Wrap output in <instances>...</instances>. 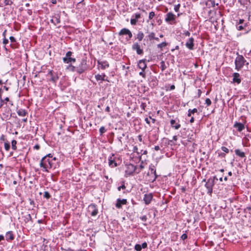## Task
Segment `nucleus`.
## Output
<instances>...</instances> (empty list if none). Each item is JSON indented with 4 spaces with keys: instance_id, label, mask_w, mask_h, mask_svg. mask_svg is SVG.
Wrapping results in <instances>:
<instances>
[{
    "instance_id": "nucleus-35",
    "label": "nucleus",
    "mask_w": 251,
    "mask_h": 251,
    "mask_svg": "<svg viewBox=\"0 0 251 251\" xmlns=\"http://www.w3.org/2000/svg\"><path fill=\"white\" fill-rule=\"evenodd\" d=\"M148 153V151L147 150H141L140 151H139V155H141L140 156V160H141L142 156L143 155L147 154Z\"/></svg>"
},
{
    "instance_id": "nucleus-14",
    "label": "nucleus",
    "mask_w": 251,
    "mask_h": 251,
    "mask_svg": "<svg viewBox=\"0 0 251 251\" xmlns=\"http://www.w3.org/2000/svg\"><path fill=\"white\" fill-rule=\"evenodd\" d=\"M108 165L111 168H114L117 166V163L115 161V157L114 154L112 153L110 156L108 158Z\"/></svg>"
},
{
    "instance_id": "nucleus-11",
    "label": "nucleus",
    "mask_w": 251,
    "mask_h": 251,
    "mask_svg": "<svg viewBox=\"0 0 251 251\" xmlns=\"http://www.w3.org/2000/svg\"><path fill=\"white\" fill-rule=\"evenodd\" d=\"M232 80L231 83L234 85H238L241 82L240 75L238 73H234L232 74Z\"/></svg>"
},
{
    "instance_id": "nucleus-51",
    "label": "nucleus",
    "mask_w": 251,
    "mask_h": 251,
    "mask_svg": "<svg viewBox=\"0 0 251 251\" xmlns=\"http://www.w3.org/2000/svg\"><path fill=\"white\" fill-rule=\"evenodd\" d=\"M127 35H128V38H126V39H127V40H129L132 37V34L130 30H129L128 33L127 34Z\"/></svg>"
},
{
    "instance_id": "nucleus-55",
    "label": "nucleus",
    "mask_w": 251,
    "mask_h": 251,
    "mask_svg": "<svg viewBox=\"0 0 251 251\" xmlns=\"http://www.w3.org/2000/svg\"><path fill=\"white\" fill-rule=\"evenodd\" d=\"M140 219L143 222H146L147 220V217L146 215H144L140 217Z\"/></svg>"
},
{
    "instance_id": "nucleus-13",
    "label": "nucleus",
    "mask_w": 251,
    "mask_h": 251,
    "mask_svg": "<svg viewBox=\"0 0 251 251\" xmlns=\"http://www.w3.org/2000/svg\"><path fill=\"white\" fill-rule=\"evenodd\" d=\"M98 64L99 68L101 70H105L109 67L108 62L106 60H98Z\"/></svg>"
},
{
    "instance_id": "nucleus-12",
    "label": "nucleus",
    "mask_w": 251,
    "mask_h": 251,
    "mask_svg": "<svg viewBox=\"0 0 251 251\" xmlns=\"http://www.w3.org/2000/svg\"><path fill=\"white\" fill-rule=\"evenodd\" d=\"M186 47L190 50H193L194 49V39L193 37L189 38L186 43Z\"/></svg>"
},
{
    "instance_id": "nucleus-9",
    "label": "nucleus",
    "mask_w": 251,
    "mask_h": 251,
    "mask_svg": "<svg viewBox=\"0 0 251 251\" xmlns=\"http://www.w3.org/2000/svg\"><path fill=\"white\" fill-rule=\"evenodd\" d=\"M88 211L90 212L92 216H95L98 213V210L97 205L95 204L91 203L88 206Z\"/></svg>"
},
{
    "instance_id": "nucleus-50",
    "label": "nucleus",
    "mask_w": 251,
    "mask_h": 251,
    "mask_svg": "<svg viewBox=\"0 0 251 251\" xmlns=\"http://www.w3.org/2000/svg\"><path fill=\"white\" fill-rule=\"evenodd\" d=\"M137 21L136 20H135L132 17V18L130 19V24L132 25H136Z\"/></svg>"
},
{
    "instance_id": "nucleus-56",
    "label": "nucleus",
    "mask_w": 251,
    "mask_h": 251,
    "mask_svg": "<svg viewBox=\"0 0 251 251\" xmlns=\"http://www.w3.org/2000/svg\"><path fill=\"white\" fill-rule=\"evenodd\" d=\"M72 54L73 52L72 51H69L66 53V56L65 57H71Z\"/></svg>"
},
{
    "instance_id": "nucleus-8",
    "label": "nucleus",
    "mask_w": 251,
    "mask_h": 251,
    "mask_svg": "<svg viewBox=\"0 0 251 251\" xmlns=\"http://www.w3.org/2000/svg\"><path fill=\"white\" fill-rule=\"evenodd\" d=\"M132 50L136 51L138 55H143L144 53L143 50L141 48L140 45L137 43H134L132 46Z\"/></svg>"
},
{
    "instance_id": "nucleus-29",
    "label": "nucleus",
    "mask_w": 251,
    "mask_h": 251,
    "mask_svg": "<svg viewBox=\"0 0 251 251\" xmlns=\"http://www.w3.org/2000/svg\"><path fill=\"white\" fill-rule=\"evenodd\" d=\"M239 2L242 5H247L250 3V0H238Z\"/></svg>"
},
{
    "instance_id": "nucleus-46",
    "label": "nucleus",
    "mask_w": 251,
    "mask_h": 251,
    "mask_svg": "<svg viewBox=\"0 0 251 251\" xmlns=\"http://www.w3.org/2000/svg\"><path fill=\"white\" fill-rule=\"evenodd\" d=\"M218 156L221 158H225L226 157V153L222 152H218Z\"/></svg>"
},
{
    "instance_id": "nucleus-37",
    "label": "nucleus",
    "mask_w": 251,
    "mask_h": 251,
    "mask_svg": "<svg viewBox=\"0 0 251 251\" xmlns=\"http://www.w3.org/2000/svg\"><path fill=\"white\" fill-rule=\"evenodd\" d=\"M4 149L6 151H8L10 148V144L8 142L4 143Z\"/></svg>"
},
{
    "instance_id": "nucleus-23",
    "label": "nucleus",
    "mask_w": 251,
    "mask_h": 251,
    "mask_svg": "<svg viewBox=\"0 0 251 251\" xmlns=\"http://www.w3.org/2000/svg\"><path fill=\"white\" fill-rule=\"evenodd\" d=\"M235 153L236 155L240 157L241 158H244V157H245V156H246L245 152L241 151L239 149L235 150Z\"/></svg>"
},
{
    "instance_id": "nucleus-44",
    "label": "nucleus",
    "mask_w": 251,
    "mask_h": 251,
    "mask_svg": "<svg viewBox=\"0 0 251 251\" xmlns=\"http://www.w3.org/2000/svg\"><path fill=\"white\" fill-rule=\"evenodd\" d=\"M4 3L6 5H11L13 4L12 0H4Z\"/></svg>"
},
{
    "instance_id": "nucleus-61",
    "label": "nucleus",
    "mask_w": 251,
    "mask_h": 251,
    "mask_svg": "<svg viewBox=\"0 0 251 251\" xmlns=\"http://www.w3.org/2000/svg\"><path fill=\"white\" fill-rule=\"evenodd\" d=\"M9 39L12 43H14L16 41V39L13 36H10Z\"/></svg>"
},
{
    "instance_id": "nucleus-20",
    "label": "nucleus",
    "mask_w": 251,
    "mask_h": 251,
    "mask_svg": "<svg viewBox=\"0 0 251 251\" xmlns=\"http://www.w3.org/2000/svg\"><path fill=\"white\" fill-rule=\"evenodd\" d=\"M63 61L65 63H70L72 62H75L76 60L75 58H72L71 57H63Z\"/></svg>"
},
{
    "instance_id": "nucleus-19",
    "label": "nucleus",
    "mask_w": 251,
    "mask_h": 251,
    "mask_svg": "<svg viewBox=\"0 0 251 251\" xmlns=\"http://www.w3.org/2000/svg\"><path fill=\"white\" fill-rule=\"evenodd\" d=\"M138 67L142 70V71H145L147 68V64L145 59H142L139 61L138 63Z\"/></svg>"
},
{
    "instance_id": "nucleus-40",
    "label": "nucleus",
    "mask_w": 251,
    "mask_h": 251,
    "mask_svg": "<svg viewBox=\"0 0 251 251\" xmlns=\"http://www.w3.org/2000/svg\"><path fill=\"white\" fill-rule=\"evenodd\" d=\"M43 196H44V198H46V199H49L51 197V196L50 194V193L48 192H47V191L45 192Z\"/></svg>"
},
{
    "instance_id": "nucleus-21",
    "label": "nucleus",
    "mask_w": 251,
    "mask_h": 251,
    "mask_svg": "<svg viewBox=\"0 0 251 251\" xmlns=\"http://www.w3.org/2000/svg\"><path fill=\"white\" fill-rule=\"evenodd\" d=\"M5 236L7 241L12 240L14 239V235L12 231L7 232Z\"/></svg>"
},
{
    "instance_id": "nucleus-38",
    "label": "nucleus",
    "mask_w": 251,
    "mask_h": 251,
    "mask_svg": "<svg viewBox=\"0 0 251 251\" xmlns=\"http://www.w3.org/2000/svg\"><path fill=\"white\" fill-rule=\"evenodd\" d=\"M160 65H161L160 68H161V70L162 71H163L166 68L164 61H162L160 62Z\"/></svg>"
},
{
    "instance_id": "nucleus-49",
    "label": "nucleus",
    "mask_w": 251,
    "mask_h": 251,
    "mask_svg": "<svg viewBox=\"0 0 251 251\" xmlns=\"http://www.w3.org/2000/svg\"><path fill=\"white\" fill-rule=\"evenodd\" d=\"M123 184L121 186H119V187H118V191H121V189H126V186H125V184H124V182H123Z\"/></svg>"
},
{
    "instance_id": "nucleus-3",
    "label": "nucleus",
    "mask_w": 251,
    "mask_h": 251,
    "mask_svg": "<svg viewBox=\"0 0 251 251\" xmlns=\"http://www.w3.org/2000/svg\"><path fill=\"white\" fill-rule=\"evenodd\" d=\"M245 64L248 65L249 63L244 58L243 55H239L237 53V56L235 59V70L238 71L241 70Z\"/></svg>"
},
{
    "instance_id": "nucleus-47",
    "label": "nucleus",
    "mask_w": 251,
    "mask_h": 251,
    "mask_svg": "<svg viewBox=\"0 0 251 251\" xmlns=\"http://www.w3.org/2000/svg\"><path fill=\"white\" fill-rule=\"evenodd\" d=\"M205 103L206 104L207 106H209L211 104V101L209 98H206L205 100Z\"/></svg>"
},
{
    "instance_id": "nucleus-10",
    "label": "nucleus",
    "mask_w": 251,
    "mask_h": 251,
    "mask_svg": "<svg viewBox=\"0 0 251 251\" xmlns=\"http://www.w3.org/2000/svg\"><path fill=\"white\" fill-rule=\"evenodd\" d=\"M135 172V165L129 164L127 165L126 169L125 171L126 176L132 175Z\"/></svg>"
},
{
    "instance_id": "nucleus-52",
    "label": "nucleus",
    "mask_w": 251,
    "mask_h": 251,
    "mask_svg": "<svg viewBox=\"0 0 251 251\" xmlns=\"http://www.w3.org/2000/svg\"><path fill=\"white\" fill-rule=\"evenodd\" d=\"M133 151L134 152L137 153V154L139 155V151H138V149L137 147L134 146L133 147Z\"/></svg>"
},
{
    "instance_id": "nucleus-17",
    "label": "nucleus",
    "mask_w": 251,
    "mask_h": 251,
    "mask_svg": "<svg viewBox=\"0 0 251 251\" xmlns=\"http://www.w3.org/2000/svg\"><path fill=\"white\" fill-rule=\"evenodd\" d=\"M233 127L236 128L239 132H241L245 128L244 125L239 122H235L233 125Z\"/></svg>"
},
{
    "instance_id": "nucleus-27",
    "label": "nucleus",
    "mask_w": 251,
    "mask_h": 251,
    "mask_svg": "<svg viewBox=\"0 0 251 251\" xmlns=\"http://www.w3.org/2000/svg\"><path fill=\"white\" fill-rule=\"evenodd\" d=\"M129 30L128 29H127L126 28H124L120 31V32H119V35H123L127 34L128 33Z\"/></svg>"
},
{
    "instance_id": "nucleus-32",
    "label": "nucleus",
    "mask_w": 251,
    "mask_h": 251,
    "mask_svg": "<svg viewBox=\"0 0 251 251\" xmlns=\"http://www.w3.org/2000/svg\"><path fill=\"white\" fill-rule=\"evenodd\" d=\"M12 149L15 151L17 149V141L15 140H13L11 142Z\"/></svg>"
},
{
    "instance_id": "nucleus-16",
    "label": "nucleus",
    "mask_w": 251,
    "mask_h": 251,
    "mask_svg": "<svg viewBox=\"0 0 251 251\" xmlns=\"http://www.w3.org/2000/svg\"><path fill=\"white\" fill-rule=\"evenodd\" d=\"M127 203V200L126 199H118L117 200L116 203L115 204V206L117 208H122V205H125Z\"/></svg>"
},
{
    "instance_id": "nucleus-57",
    "label": "nucleus",
    "mask_w": 251,
    "mask_h": 251,
    "mask_svg": "<svg viewBox=\"0 0 251 251\" xmlns=\"http://www.w3.org/2000/svg\"><path fill=\"white\" fill-rule=\"evenodd\" d=\"M141 164L139 165H138V166L139 167L140 169H141L142 170L145 168L144 166L143 165V161L141 160Z\"/></svg>"
},
{
    "instance_id": "nucleus-6",
    "label": "nucleus",
    "mask_w": 251,
    "mask_h": 251,
    "mask_svg": "<svg viewBox=\"0 0 251 251\" xmlns=\"http://www.w3.org/2000/svg\"><path fill=\"white\" fill-rule=\"evenodd\" d=\"M176 16L171 12H170L165 15V21L169 25L176 24Z\"/></svg>"
},
{
    "instance_id": "nucleus-15",
    "label": "nucleus",
    "mask_w": 251,
    "mask_h": 251,
    "mask_svg": "<svg viewBox=\"0 0 251 251\" xmlns=\"http://www.w3.org/2000/svg\"><path fill=\"white\" fill-rule=\"evenodd\" d=\"M153 195L152 193L146 194L144 196L143 201L146 204H149L152 201Z\"/></svg>"
},
{
    "instance_id": "nucleus-4",
    "label": "nucleus",
    "mask_w": 251,
    "mask_h": 251,
    "mask_svg": "<svg viewBox=\"0 0 251 251\" xmlns=\"http://www.w3.org/2000/svg\"><path fill=\"white\" fill-rule=\"evenodd\" d=\"M215 180H218L216 176H214L208 178L205 184V187L207 190V193L210 196H211L213 192V187L215 184Z\"/></svg>"
},
{
    "instance_id": "nucleus-7",
    "label": "nucleus",
    "mask_w": 251,
    "mask_h": 251,
    "mask_svg": "<svg viewBox=\"0 0 251 251\" xmlns=\"http://www.w3.org/2000/svg\"><path fill=\"white\" fill-rule=\"evenodd\" d=\"M48 75H50V81L55 83L59 79L57 73L54 72L53 70H50L48 74Z\"/></svg>"
},
{
    "instance_id": "nucleus-24",
    "label": "nucleus",
    "mask_w": 251,
    "mask_h": 251,
    "mask_svg": "<svg viewBox=\"0 0 251 251\" xmlns=\"http://www.w3.org/2000/svg\"><path fill=\"white\" fill-rule=\"evenodd\" d=\"M17 112L19 116L22 117L25 116L27 114V111L24 109H19Z\"/></svg>"
},
{
    "instance_id": "nucleus-62",
    "label": "nucleus",
    "mask_w": 251,
    "mask_h": 251,
    "mask_svg": "<svg viewBox=\"0 0 251 251\" xmlns=\"http://www.w3.org/2000/svg\"><path fill=\"white\" fill-rule=\"evenodd\" d=\"M244 20L243 19H240L239 22L237 23L236 25H242L244 24Z\"/></svg>"
},
{
    "instance_id": "nucleus-18",
    "label": "nucleus",
    "mask_w": 251,
    "mask_h": 251,
    "mask_svg": "<svg viewBox=\"0 0 251 251\" xmlns=\"http://www.w3.org/2000/svg\"><path fill=\"white\" fill-rule=\"evenodd\" d=\"M178 122H179L178 120ZM170 124L171 126L175 129H178L181 126L180 124H179L178 122H176V121L174 119H172L170 121Z\"/></svg>"
},
{
    "instance_id": "nucleus-64",
    "label": "nucleus",
    "mask_w": 251,
    "mask_h": 251,
    "mask_svg": "<svg viewBox=\"0 0 251 251\" xmlns=\"http://www.w3.org/2000/svg\"><path fill=\"white\" fill-rule=\"evenodd\" d=\"M209 1L211 2L212 7H215L216 4L214 0H209Z\"/></svg>"
},
{
    "instance_id": "nucleus-25",
    "label": "nucleus",
    "mask_w": 251,
    "mask_h": 251,
    "mask_svg": "<svg viewBox=\"0 0 251 251\" xmlns=\"http://www.w3.org/2000/svg\"><path fill=\"white\" fill-rule=\"evenodd\" d=\"M195 113H197L198 114L199 113L197 108H195L193 109H189L188 111L187 116L191 117V114L194 115Z\"/></svg>"
},
{
    "instance_id": "nucleus-28",
    "label": "nucleus",
    "mask_w": 251,
    "mask_h": 251,
    "mask_svg": "<svg viewBox=\"0 0 251 251\" xmlns=\"http://www.w3.org/2000/svg\"><path fill=\"white\" fill-rule=\"evenodd\" d=\"M147 38V39L151 41L155 38V33L153 32H151L149 33L148 35L146 37Z\"/></svg>"
},
{
    "instance_id": "nucleus-59",
    "label": "nucleus",
    "mask_w": 251,
    "mask_h": 251,
    "mask_svg": "<svg viewBox=\"0 0 251 251\" xmlns=\"http://www.w3.org/2000/svg\"><path fill=\"white\" fill-rule=\"evenodd\" d=\"M183 34L185 36L189 37L190 35V32L189 31H186L183 33Z\"/></svg>"
},
{
    "instance_id": "nucleus-5",
    "label": "nucleus",
    "mask_w": 251,
    "mask_h": 251,
    "mask_svg": "<svg viewBox=\"0 0 251 251\" xmlns=\"http://www.w3.org/2000/svg\"><path fill=\"white\" fill-rule=\"evenodd\" d=\"M76 73L80 75L84 72L87 68V61L85 59H82L80 64L76 66Z\"/></svg>"
},
{
    "instance_id": "nucleus-36",
    "label": "nucleus",
    "mask_w": 251,
    "mask_h": 251,
    "mask_svg": "<svg viewBox=\"0 0 251 251\" xmlns=\"http://www.w3.org/2000/svg\"><path fill=\"white\" fill-rule=\"evenodd\" d=\"M54 20H55L54 22V20L53 19H51L50 20L51 22V23H53L54 24V25H56L57 24H59L60 22V19L58 18L55 17L54 18Z\"/></svg>"
},
{
    "instance_id": "nucleus-1",
    "label": "nucleus",
    "mask_w": 251,
    "mask_h": 251,
    "mask_svg": "<svg viewBox=\"0 0 251 251\" xmlns=\"http://www.w3.org/2000/svg\"><path fill=\"white\" fill-rule=\"evenodd\" d=\"M40 166L43 171L49 172V170L53 167V159L47 156L43 157L40 161Z\"/></svg>"
},
{
    "instance_id": "nucleus-41",
    "label": "nucleus",
    "mask_w": 251,
    "mask_h": 251,
    "mask_svg": "<svg viewBox=\"0 0 251 251\" xmlns=\"http://www.w3.org/2000/svg\"><path fill=\"white\" fill-rule=\"evenodd\" d=\"M106 129L104 126H101L100 128L99 131L100 135H102L104 133L106 132Z\"/></svg>"
},
{
    "instance_id": "nucleus-60",
    "label": "nucleus",
    "mask_w": 251,
    "mask_h": 251,
    "mask_svg": "<svg viewBox=\"0 0 251 251\" xmlns=\"http://www.w3.org/2000/svg\"><path fill=\"white\" fill-rule=\"evenodd\" d=\"M141 246L142 249V248L145 249V248H147L148 245L146 242H144L142 243V244Z\"/></svg>"
},
{
    "instance_id": "nucleus-63",
    "label": "nucleus",
    "mask_w": 251,
    "mask_h": 251,
    "mask_svg": "<svg viewBox=\"0 0 251 251\" xmlns=\"http://www.w3.org/2000/svg\"><path fill=\"white\" fill-rule=\"evenodd\" d=\"M8 43V40L5 38H4L3 40V44L4 45H6Z\"/></svg>"
},
{
    "instance_id": "nucleus-33",
    "label": "nucleus",
    "mask_w": 251,
    "mask_h": 251,
    "mask_svg": "<svg viewBox=\"0 0 251 251\" xmlns=\"http://www.w3.org/2000/svg\"><path fill=\"white\" fill-rule=\"evenodd\" d=\"M132 17L137 22L138 19L141 18V14L139 13H135L132 16Z\"/></svg>"
},
{
    "instance_id": "nucleus-34",
    "label": "nucleus",
    "mask_w": 251,
    "mask_h": 251,
    "mask_svg": "<svg viewBox=\"0 0 251 251\" xmlns=\"http://www.w3.org/2000/svg\"><path fill=\"white\" fill-rule=\"evenodd\" d=\"M167 44L166 42H163L161 43L158 44L157 47L158 48L161 49L162 48L165 47L167 46Z\"/></svg>"
},
{
    "instance_id": "nucleus-43",
    "label": "nucleus",
    "mask_w": 251,
    "mask_h": 251,
    "mask_svg": "<svg viewBox=\"0 0 251 251\" xmlns=\"http://www.w3.org/2000/svg\"><path fill=\"white\" fill-rule=\"evenodd\" d=\"M141 171H142V170L139 168V167L138 166V165L135 166V172H134L135 174H139Z\"/></svg>"
},
{
    "instance_id": "nucleus-30",
    "label": "nucleus",
    "mask_w": 251,
    "mask_h": 251,
    "mask_svg": "<svg viewBox=\"0 0 251 251\" xmlns=\"http://www.w3.org/2000/svg\"><path fill=\"white\" fill-rule=\"evenodd\" d=\"M67 68L70 71L76 73V66H73L72 65H69Z\"/></svg>"
},
{
    "instance_id": "nucleus-54",
    "label": "nucleus",
    "mask_w": 251,
    "mask_h": 251,
    "mask_svg": "<svg viewBox=\"0 0 251 251\" xmlns=\"http://www.w3.org/2000/svg\"><path fill=\"white\" fill-rule=\"evenodd\" d=\"M139 75L142 76L143 78H146V74L144 73V71H142L139 73Z\"/></svg>"
},
{
    "instance_id": "nucleus-53",
    "label": "nucleus",
    "mask_w": 251,
    "mask_h": 251,
    "mask_svg": "<svg viewBox=\"0 0 251 251\" xmlns=\"http://www.w3.org/2000/svg\"><path fill=\"white\" fill-rule=\"evenodd\" d=\"M146 104L144 102H142L141 103V105H140V107L142 109L145 110V108L146 107Z\"/></svg>"
},
{
    "instance_id": "nucleus-31",
    "label": "nucleus",
    "mask_w": 251,
    "mask_h": 251,
    "mask_svg": "<svg viewBox=\"0 0 251 251\" xmlns=\"http://www.w3.org/2000/svg\"><path fill=\"white\" fill-rule=\"evenodd\" d=\"M247 26V24H242V25H236V28L238 30H242L244 29L245 27Z\"/></svg>"
},
{
    "instance_id": "nucleus-58",
    "label": "nucleus",
    "mask_w": 251,
    "mask_h": 251,
    "mask_svg": "<svg viewBox=\"0 0 251 251\" xmlns=\"http://www.w3.org/2000/svg\"><path fill=\"white\" fill-rule=\"evenodd\" d=\"M187 238V235L185 233L183 234L181 236V239L184 240Z\"/></svg>"
},
{
    "instance_id": "nucleus-22",
    "label": "nucleus",
    "mask_w": 251,
    "mask_h": 251,
    "mask_svg": "<svg viewBox=\"0 0 251 251\" xmlns=\"http://www.w3.org/2000/svg\"><path fill=\"white\" fill-rule=\"evenodd\" d=\"M106 77V75L105 74H102V75L97 74L95 76V78L97 81L101 80L103 81L105 80V77Z\"/></svg>"
},
{
    "instance_id": "nucleus-48",
    "label": "nucleus",
    "mask_w": 251,
    "mask_h": 251,
    "mask_svg": "<svg viewBox=\"0 0 251 251\" xmlns=\"http://www.w3.org/2000/svg\"><path fill=\"white\" fill-rule=\"evenodd\" d=\"M180 7V4H178L177 5H176L175 6V7H174V10L177 12L179 11V8Z\"/></svg>"
},
{
    "instance_id": "nucleus-42",
    "label": "nucleus",
    "mask_w": 251,
    "mask_h": 251,
    "mask_svg": "<svg viewBox=\"0 0 251 251\" xmlns=\"http://www.w3.org/2000/svg\"><path fill=\"white\" fill-rule=\"evenodd\" d=\"M155 16V13L153 11H151L149 13V19L151 20Z\"/></svg>"
},
{
    "instance_id": "nucleus-39",
    "label": "nucleus",
    "mask_w": 251,
    "mask_h": 251,
    "mask_svg": "<svg viewBox=\"0 0 251 251\" xmlns=\"http://www.w3.org/2000/svg\"><path fill=\"white\" fill-rule=\"evenodd\" d=\"M134 249L137 251H140L142 250V247L140 244H136L134 246Z\"/></svg>"
},
{
    "instance_id": "nucleus-2",
    "label": "nucleus",
    "mask_w": 251,
    "mask_h": 251,
    "mask_svg": "<svg viewBox=\"0 0 251 251\" xmlns=\"http://www.w3.org/2000/svg\"><path fill=\"white\" fill-rule=\"evenodd\" d=\"M149 170L150 172L145 176L146 179L149 182H153L158 177L156 172V168L154 165L151 164L149 166Z\"/></svg>"
},
{
    "instance_id": "nucleus-26",
    "label": "nucleus",
    "mask_w": 251,
    "mask_h": 251,
    "mask_svg": "<svg viewBox=\"0 0 251 251\" xmlns=\"http://www.w3.org/2000/svg\"><path fill=\"white\" fill-rule=\"evenodd\" d=\"M144 37V34L142 31H138L136 35V39L139 41H141Z\"/></svg>"
},
{
    "instance_id": "nucleus-45",
    "label": "nucleus",
    "mask_w": 251,
    "mask_h": 251,
    "mask_svg": "<svg viewBox=\"0 0 251 251\" xmlns=\"http://www.w3.org/2000/svg\"><path fill=\"white\" fill-rule=\"evenodd\" d=\"M221 150L223 151L225 153H228L229 152V150L226 147L223 146L221 147Z\"/></svg>"
}]
</instances>
